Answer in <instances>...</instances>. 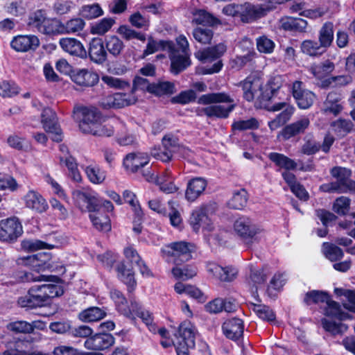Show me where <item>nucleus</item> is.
Here are the masks:
<instances>
[{"mask_svg": "<svg viewBox=\"0 0 355 355\" xmlns=\"http://www.w3.org/2000/svg\"><path fill=\"white\" fill-rule=\"evenodd\" d=\"M198 104L209 105L198 110V115H206L209 118L227 119L234 110V99L225 92H214L201 95Z\"/></svg>", "mask_w": 355, "mask_h": 355, "instance_id": "nucleus-1", "label": "nucleus"}, {"mask_svg": "<svg viewBox=\"0 0 355 355\" xmlns=\"http://www.w3.org/2000/svg\"><path fill=\"white\" fill-rule=\"evenodd\" d=\"M21 263L30 266L31 272H20L19 278L21 282H34L49 281L50 276L40 274L41 272L51 270L62 274L65 269L62 266H55L51 261L50 254L48 253H38L21 259Z\"/></svg>", "mask_w": 355, "mask_h": 355, "instance_id": "nucleus-2", "label": "nucleus"}, {"mask_svg": "<svg viewBox=\"0 0 355 355\" xmlns=\"http://www.w3.org/2000/svg\"><path fill=\"white\" fill-rule=\"evenodd\" d=\"M60 286L55 284H42L30 288L26 294L18 298L17 304L21 308L32 309L42 307L49 303L50 298L62 295Z\"/></svg>", "mask_w": 355, "mask_h": 355, "instance_id": "nucleus-3", "label": "nucleus"}, {"mask_svg": "<svg viewBox=\"0 0 355 355\" xmlns=\"http://www.w3.org/2000/svg\"><path fill=\"white\" fill-rule=\"evenodd\" d=\"M351 171L346 168L336 166L331 169V174L336 180L329 183L323 184L320 189L324 192L346 193L355 192V182L349 179Z\"/></svg>", "mask_w": 355, "mask_h": 355, "instance_id": "nucleus-4", "label": "nucleus"}, {"mask_svg": "<svg viewBox=\"0 0 355 355\" xmlns=\"http://www.w3.org/2000/svg\"><path fill=\"white\" fill-rule=\"evenodd\" d=\"M164 150L154 148L151 150V155L163 162H168L172 159L175 153L180 155H187L188 149L181 145L177 136L172 133L166 134L162 140Z\"/></svg>", "mask_w": 355, "mask_h": 355, "instance_id": "nucleus-5", "label": "nucleus"}, {"mask_svg": "<svg viewBox=\"0 0 355 355\" xmlns=\"http://www.w3.org/2000/svg\"><path fill=\"white\" fill-rule=\"evenodd\" d=\"M234 230L248 247L259 242V235L263 231L251 218L246 216H241L234 221Z\"/></svg>", "mask_w": 355, "mask_h": 355, "instance_id": "nucleus-6", "label": "nucleus"}, {"mask_svg": "<svg viewBox=\"0 0 355 355\" xmlns=\"http://www.w3.org/2000/svg\"><path fill=\"white\" fill-rule=\"evenodd\" d=\"M193 249V246L191 243L179 241L165 245L162 248L161 252L168 262L179 265L191 259Z\"/></svg>", "mask_w": 355, "mask_h": 355, "instance_id": "nucleus-7", "label": "nucleus"}, {"mask_svg": "<svg viewBox=\"0 0 355 355\" xmlns=\"http://www.w3.org/2000/svg\"><path fill=\"white\" fill-rule=\"evenodd\" d=\"M23 233V228L19 219L11 217L0 221V240L13 242Z\"/></svg>", "mask_w": 355, "mask_h": 355, "instance_id": "nucleus-8", "label": "nucleus"}, {"mask_svg": "<svg viewBox=\"0 0 355 355\" xmlns=\"http://www.w3.org/2000/svg\"><path fill=\"white\" fill-rule=\"evenodd\" d=\"M272 10L266 4H252L245 2L241 4L240 19L244 23H250L260 19Z\"/></svg>", "mask_w": 355, "mask_h": 355, "instance_id": "nucleus-9", "label": "nucleus"}, {"mask_svg": "<svg viewBox=\"0 0 355 355\" xmlns=\"http://www.w3.org/2000/svg\"><path fill=\"white\" fill-rule=\"evenodd\" d=\"M72 196L80 209L91 211L95 210L99 205L96 193L93 191L83 189H76L72 192Z\"/></svg>", "mask_w": 355, "mask_h": 355, "instance_id": "nucleus-10", "label": "nucleus"}, {"mask_svg": "<svg viewBox=\"0 0 355 355\" xmlns=\"http://www.w3.org/2000/svg\"><path fill=\"white\" fill-rule=\"evenodd\" d=\"M281 110H284L275 119L268 122V126L272 131L282 126L291 119L294 113L295 107L286 102L276 103L268 107V110L271 112Z\"/></svg>", "mask_w": 355, "mask_h": 355, "instance_id": "nucleus-11", "label": "nucleus"}, {"mask_svg": "<svg viewBox=\"0 0 355 355\" xmlns=\"http://www.w3.org/2000/svg\"><path fill=\"white\" fill-rule=\"evenodd\" d=\"M291 92L298 107L306 110L313 103L315 96L312 92L304 88L303 83L299 80L295 81L291 86Z\"/></svg>", "mask_w": 355, "mask_h": 355, "instance_id": "nucleus-12", "label": "nucleus"}, {"mask_svg": "<svg viewBox=\"0 0 355 355\" xmlns=\"http://www.w3.org/2000/svg\"><path fill=\"white\" fill-rule=\"evenodd\" d=\"M262 85L261 80L254 74L248 76L239 84L243 91V98L248 101H252L255 97L264 98L261 92Z\"/></svg>", "mask_w": 355, "mask_h": 355, "instance_id": "nucleus-13", "label": "nucleus"}, {"mask_svg": "<svg viewBox=\"0 0 355 355\" xmlns=\"http://www.w3.org/2000/svg\"><path fill=\"white\" fill-rule=\"evenodd\" d=\"M41 121L46 132L53 135L52 139L55 141H62V131L58 123L55 113L50 108H44L41 114Z\"/></svg>", "mask_w": 355, "mask_h": 355, "instance_id": "nucleus-14", "label": "nucleus"}, {"mask_svg": "<svg viewBox=\"0 0 355 355\" xmlns=\"http://www.w3.org/2000/svg\"><path fill=\"white\" fill-rule=\"evenodd\" d=\"M206 267L207 272L220 282H232L238 273L237 269L234 267H223L215 262L207 263Z\"/></svg>", "mask_w": 355, "mask_h": 355, "instance_id": "nucleus-15", "label": "nucleus"}, {"mask_svg": "<svg viewBox=\"0 0 355 355\" xmlns=\"http://www.w3.org/2000/svg\"><path fill=\"white\" fill-rule=\"evenodd\" d=\"M39 38L34 35H19L14 37L10 42L11 47L17 52H27L35 50L40 46Z\"/></svg>", "mask_w": 355, "mask_h": 355, "instance_id": "nucleus-16", "label": "nucleus"}, {"mask_svg": "<svg viewBox=\"0 0 355 355\" xmlns=\"http://www.w3.org/2000/svg\"><path fill=\"white\" fill-rule=\"evenodd\" d=\"M114 343V338L110 334H97L85 341L87 349L101 351L111 347Z\"/></svg>", "mask_w": 355, "mask_h": 355, "instance_id": "nucleus-17", "label": "nucleus"}, {"mask_svg": "<svg viewBox=\"0 0 355 355\" xmlns=\"http://www.w3.org/2000/svg\"><path fill=\"white\" fill-rule=\"evenodd\" d=\"M207 208L205 206L196 207L191 213L189 224L195 232L201 227L207 230H211V220L207 214Z\"/></svg>", "mask_w": 355, "mask_h": 355, "instance_id": "nucleus-18", "label": "nucleus"}, {"mask_svg": "<svg viewBox=\"0 0 355 355\" xmlns=\"http://www.w3.org/2000/svg\"><path fill=\"white\" fill-rule=\"evenodd\" d=\"M71 80L83 87H92L99 80L98 75L87 69H76L71 71Z\"/></svg>", "mask_w": 355, "mask_h": 355, "instance_id": "nucleus-19", "label": "nucleus"}, {"mask_svg": "<svg viewBox=\"0 0 355 355\" xmlns=\"http://www.w3.org/2000/svg\"><path fill=\"white\" fill-rule=\"evenodd\" d=\"M81 113L83 119L80 122L79 128L83 132L87 134L98 122L101 121V115L96 108L93 107H84Z\"/></svg>", "mask_w": 355, "mask_h": 355, "instance_id": "nucleus-20", "label": "nucleus"}, {"mask_svg": "<svg viewBox=\"0 0 355 355\" xmlns=\"http://www.w3.org/2000/svg\"><path fill=\"white\" fill-rule=\"evenodd\" d=\"M207 182L202 178H195L190 180L187 186L185 198L189 202L195 201L205 191Z\"/></svg>", "mask_w": 355, "mask_h": 355, "instance_id": "nucleus-21", "label": "nucleus"}, {"mask_svg": "<svg viewBox=\"0 0 355 355\" xmlns=\"http://www.w3.org/2000/svg\"><path fill=\"white\" fill-rule=\"evenodd\" d=\"M62 242L55 234L50 235L46 241L40 240H26L22 242V247L28 250L35 251L41 249L58 248Z\"/></svg>", "mask_w": 355, "mask_h": 355, "instance_id": "nucleus-22", "label": "nucleus"}, {"mask_svg": "<svg viewBox=\"0 0 355 355\" xmlns=\"http://www.w3.org/2000/svg\"><path fill=\"white\" fill-rule=\"evenodd\" d=\"M89 56L96 64H103L107 60V53L101 38H94L89 43Z\"/></svg>", "mask_w": 355, "mask_h": 355, "instance_id": "nucleus-23", "label": "nucleus"}, {"mask_svg": "<svg viewBox=\"0 0 355 355\" xmlns=\"http://www.w3.org/2000/svg\"><path fill=\"white\" fill-rule=\"evenodd\" d=\"M222 328L227 338L236 340L243 336L244 324L241 319L233 318L226 320Z\"/></svg>", "mask_w": 355, "mask_h": 355, "instance_id": "nucleus-24", "label": "nucleus"}, {"mask_svg": "<svg viewBox=\"0 0 355 355\" xmlns=\"http://www.w3.org/2000/svg\"><path fill=\"white\" fill-rule=\"evenodd\" d=\"M309 119L306 116H304L285 126L281 132V135L284 139H289L293 137L304 133L309 128Z\"/></svg>", "mask_w": 355, "mask_h": 355, "instance_id": "nucleus-25", "label": "nucleus"}, {"mask_svg": "<svg viewBox=\"0 0 355 355\" xmlns=\"http://www.w3.org/2000/svg\"><path fill=\"white\" fill-rule=\"evenodd\" d=\"M59 44L62 49L69 53L80 58H85L87 55V51L83 44L75 38L64 37L59 41Z\"/></svg>", "mask_w": 355, "mask_h": 355, "instance_id": "nucleus-26", "label": "nucleus"}, {"mask_svg": "<svg viewBox=\"0 0 355 355\" xmlns=\"http://www.w3.org/2000/svg\"><path fill=\"white\" fill-rule=\"evenodd\" d=\"M226 51V46L220 43L214 46L197 51L195 56L200 61L206 63L220 58Z\"/></svg>", "mask_w": 355, "mask_h": 355, "instance_id": "nucleus-27", "label": "nucleus"}, {"mask_svg": "<svg viewBox=\"0 0 355 355\" xmlns=\"http://www.w3.org/2000/svg\"><path fill=\"white\" fill-rule=\"evenodd\" d=\"M24 200L26 207L42 213L48 208L45 199L37 191L31 190L24 196Z\"/></svg>", "mask_w": 355, "mask_h": 355, "instance_id": "nucleus-28", "label": "nucleus"}, {"mask_svg": "<svg viewBox=\"0 0 355 355\" xmlns=\"http://www.w3.org/2000/svg\"><path fill=\"white\" fill-rule=\"evenodd\" d=\"M307 26V21L302 18L284 17L279 21V28L286 31L304 33Z\"/></svg>", "mask_w": 355, "mask_h": 355, "instance_id": "nucleus-29", "label": "nucleus"}, {"mask_svg": "<svg viewBox=\"0 0 355 355\" xmlns=\"http://www.w3.org/2000/svg\"><path fill=\"white\" fill-rule=\"evenodd\" d=\"M149 162V157L145 153H130L123 160L126 169L135 172Z\"/></svg>", "mask_w": 355, "mask_h": 355, "instance_id": "nucleus-30", "label": "nucleus"}, {"mask_svg": "<svg viewBox=\"0 0 355 355\" xmlns=\"http://www.w3.org/2000/svg\"><path fill=\"white\" fill-rule=\"evenodd\" d=\"M99 205L94 211H89V218L94 227L102 232H109L111 230V222L109 216L101 211Z\"/></svg>", "mask_w": 355, "mask_h": 355, "instance_id": "nucleus-31", "label": "nucleus"}, {"mask_svg": "<svg viewBox=\"0 0 355 355\" xmlns=\"http://www.w3.org/2000/svg\"><path fill=\"white\" fill-rule=\"evenodd\" d=\"M340 101V94L334 92H329L323 103L321 111L324 114H332L334 116L338 115L343 110Z\"/></svg>", "mask_w": 355, "mask_h": 355, "instance_id": "nucleus-32", "label": "nucleus"}, {"mask_svg": "<svg viewBox=\"0 0 355 355\" xmlns=\"http://www.w3.org/2000/svg\"><path fill=\"white\" fill-rule=\"evenodd\" d=\"M168 53L171 61L172 73L178 74L190 65L191 62L189 53L180 54L179 52L175 49L174 46L172 51H168Z\"/></svg>", "mask_w": 355, "mask_h": 355, "instance_id": "nucleus-33", "label": "nucleus"}, {"mask_svg": "<svg viewBox=\"0 0 355 355\" xmlns=\"http://www.w3.org/2000/svg\"><path fill=\"white\" fill-rule=\"evenodd\" d=\"M196 334V327L189 320L183 321L178 328V335L182 340L180 342H185L187 346H195V337Z\"/></svg>", "mask_w": 355, "mask_h": 355, "instance_id": "nucleus-34", "label": "nucleus"}, {"mask_svg": "<svg viewBox=\"0 0 355 355\" xmlns=\"http://www.w3.org/2000/svg\"><path fill=\"white\" fill-rule=\"evenodd\" d=\"M173 43L166 40H155L152 37L148 39L146 49L144 51L143 56L146 57L159 51H172Z\"/></svg>", "mask_w": 355, "mask_h": 355, "instance_id": "nucleus-35", "label": "nucleus"}, {"mask_svg": "<svg viewBox=\"0 0 355 355\" xmlns=\"http://www.w3.org/2000/svg\"><path fill=\"white\" fill-rule=\"evenodd\" d=\"M335 69V64L329 60L312 64L309 71L318 79H322L330 75Z\"/></svg>", "mask_w": 355, "mask_h": 355, "instance_id": "nucleus-36", "label": "nucleus"}, {"mask_svg": "<svg viewBox=\"0 0 355 355\" xmlns=\"http://www.w3.org/2000/svg\"><path fill=\"white\" fill-rule=\"evenodd\" d=\"M105 315L104 310L97 306H92L80 312L78 318L83 322H92L103 319Z\"/></svg>", "mask_w": 355, "mask_h": 355, "instance_id": "nucleus-37", "label": "nucleus"}, {"mask_svg": "<svg viewBox=\"0 0 355 355\" xmlns=\"http://www.w3.org/2000/svg\"><path fill=\"white\" fill-rule=\"evenodd\" d=\"M268 157L277 166L286 171L293 170L297 167L296 162L284 154L272 152L268 155Z\"/></svg>", "mask_w": 355, "mask_h": 355, "instance_id": "nucleus-38", "label": "nucleus"}, {"mask_svg": "<svg viewBox=\"0 0 355 355\" xmlns=\"http://www.w3.org/2000/svg\"><path fill=\"white\" fill-rule=\"evenodd\" d=\"M105 46L107 52L114 58L119 56L125 48L123 42L115 35L105 39Z\"/></svg>", "mask_w": 355, "mask_h": 355, "instance_id": "nucleus-39", "label": "nucleus"}, {"mask_svg": "<svg viewBox=\"0 0 355 355\" xmlns=\"http://www.w3.org/2000/svg\"><path fill=\"white\" fill-rule=\"evenodd\" d=\"M300 49L303 53L311 57H318L325 52V49L320 43L311 40L303 41L300 45Z\"/></svg>", "mask_w": 355, "mask_h": 355, "instance_id": "nucleus-40", "label": "nucleus"}, {"mask_svg": "<svg viewBox=\"0 0 355 355\" xmlns=\"http://www.w3.org/2000/svg\"><path fill=\"white\" fill-rule=\"evenodd\" d=\"M319 43L326 50L331 46L334 40V25L331 22H326L319 31Z\"/></svg>", "mask_w": 355, "mask_h": 355, "instance_id": "nucleus-41", "label": "nucleus"}, {"mask_svg": "<svg viewBox=\"0 0 355 355\" xmlns=\"http://www.w3.org/2000/svg\"><path fill=\"white\" fill-rule=\"evenodd\" d=\"M85 26V21L79 17L73 18L66 23L61 22L60 34H72L80 32Z\"/></svg>", "mask_w": 355, "mask_h": 355, "instance_id": "nucleus-42", "label": "nucleus"}, {"mask_svg": "<svg viewBox=\"0 0 355 355\" xmlns=\"http://www.w3.org/2000/svg\"><path fill=\"white\" fill-rule=\"evenodd\" d=\"M60 164H64L69 170V177L76 182L82 181V176L78 169L77 163L75 159L71 156L60 157Z\"/></svg>", "mask_w": 355, "mask_h": 355, "instance_id": "nucleus-43", "label": "nucleus"}, {"mask_svg": "<svg viewBox=\"0 0 355 355\" xmlns=\"http://www.w3.org/2000/svg\"><path fill=\"white\" fill-rule=\"evenodd\" d=\"M85 171L89 180L93 184H102L106 178V172L96 165L87 166Z\"/></svg>", "mask_w": 355, "mask_h": 355, "instance_id": "nucleus-44", "label": "nucleus"}, {"mask_svg": "<svg viewBox=\"0 0 355 355\" xmlns=\"http://www.w3.org/2000/svg\"><path fill=\"white\" fill-rule=\"evenodd\" d=\"M110 296L114 302L116 309L123 315L130 314V311L128 302L121 291L114 289L110 291Z\"/></svg>", "mask_w": 355, "mask_h": 355, "instance_id": "nucleus-45", "label": "nucleus"}, {"mask_svg": "<svg viewBox=\"0 0 355 355\" xmlns=\"http://www.w3.org/2000/svg\"><path fill=\"white\" fill-rule=\"evenodd\" d=\"M114 22L111 17L103 18L92 25L90 32L94 35H103L110 31Z\"/></svg>", "mask_w": 355, "mask_h": 355, "instance_id": "nucleus-46", "label": "nucleus"}, {"mask_svg": "<svg viewBox=\"0 0 355 355\" xmlns=\"http://www.w3.org/2000/svg\"><path fill=\"white\" fill-rule=\"evenodd\" d=\"M60 21L47 17L39 32L46 35H55L60 34Z\"/></svg>", "mask_w": 355, "mask_h": 355, "instance_id": "nucleus-47", "label": "nucleus"}, {"mask_svg": "<svg viewBox=\"0 0 355 355\" xmlns=\"http://www.w3.org/2000/svg\"><path fill=\"white\" fill-rule=\"evenodd\" d=\"M248 193L246 190L241 189L233 193L232 198L228 202V206L234 209H241L247 204Z\"/></svg>", "mask_w": 355, "mask_h": 355, "instance_id": "nucleus-48", "label": "nucleus"}, {"mask_svg": "<svg viewBox=\"0 0 355 355\" xmlns=\"http://www.w3.org/2000/svg\"><path fill=\"white\" fill-rule=\"evenodd\" d=\"M322 309H323L324 314L327 316L336 318L339 320H343L345 318V314L340 304L332 301L330 298L325 305L322 306Z\"/></svg>", "mask_w": 355, "mask_h": 355, "instance_id": "nucleus-49", "label": "nucleus"}, {"mask_svg": "<svg viewBox=\"0 0 355 355\" xmlns=\"http://www.w3.org/2000/svg\"><path fill=\"white\" fill-rule=\"evenodd\" d=\"M172 274L177 279L188 280L196 275L197 268L191 265H187L183 268L176 266L172 269Z\"/></svg>", "mask_w": 355, "mask_h": 355, "instance_id": "nucleus-50", "label": "nucleus"}, {"mask_svg": "<svg viewBox=\"0 0 355 355\" xmlns=\"http://www.w3.org/2000/svg\"><path fill=\"white\" fill-rule=\"evenodd\" d=\"M175 92L174 83L169 81H161L153 83L151 86V94L156 96H163L173 94Z\"/></svg>", "mask_w": 355, "mask_h": 355, "instance_id": "nucleus-51", "label": "nucleus"}, {"mask_svg": "<svg viewBox=\"0 0 355 355\" xmlns=\"http://www.w3.org/2000/svg\"><path fill=\"white\" fill-rule=\"evenodd\" d=\"M331 128L337 136L344 137L352 130L353 123L349 120L340 119L332 122Z\"/></svg>", "mask_w": 355, "mask_h": 355, "instance_id": "nucleus-52", "label": "nucleus"}, {"mask_svg": "<svg viewBox=\"0 0 355 355\" xmlns=\"http://www.w3.org/2000/svg\"><path fill=\"white\" fill-rule=\"evenodd\" d=\"M46 19L47 15L44 10H37L29 15L28 19V26L39 32L40 28H42Z\"/></svg>", "mask_w": 355, "mask_h": 355, "instance_id": "nucleus-53", "label": "nucleus"}, {"mask_svg": "<svg viewBox=\"0 0 355 355\" xmlns=\"http://www.w3.org/2000/svg\"><path fill=\"white\" fill-rule=\"evenodd\" d=\"M113 108H121L137 102V98L134 94L116 93L114 94Z\"/></svg>", "mask_w": 355, "mask_h": 355, "instance_id": "nucleus-54", "label": "nucleus"}, {"mask_svg": "<svg viewBox=\"0 0 355 355\" xmlns=\"http://www.w3.org/2000/svg\"><path fill=\"white\" fill-rule=\"evenodd\" d=\"M329 297H330L326 293L322 291H312L306 294L304 297V302L307 304H310L312 303L322 304V307L325 305L327 302H328Z\"/></svg>", "mask_w": 355, "mask_h": 355, "instance_id": "nucleus-55", "label": "nucleus"}, {"mask_svg": "<svg viewBox=\"0 0 355 355\" xmlns=\"http://www.w3.org/2000/svg\"><path fill=\"white\" fill-rule=\"evenodd\" d=\"M322 325L325 331L331 333L332 335H341L345 333L347 329V326L343 323H337L331 322L326 318L321 320Z\"/></svg>", "mask_w": 355, "mask_h": 355, "instance_id": "nucleus-56", "label": "nucleus"}, {"mask_svg": "<svg viewBox=\"0 0 355 355\" xmlns=\"http://www.w3.org/2000/svg\"><path fill=\"white\" fill-rule=\"evenodd\" d=\"M322 251L325 257L331 261H336L343 257V250L333 244L324 243Z\"/></svg>", "mask_w": 355, "mask_h": 355, "instance_id": "nucleus-57", "label": "nucleus"}, {"mask_svg": "<svg viewBox=\"0 0 355 355\" xmlns=\"http://www.w3.org/2000/svg\"><path fill=\"white\" fill-rule=\"evenodd\" d=\"M118 272L119 277L128 286V289L130 292L136 285L133 272L130 269L125 268L123 265L119 267Z\"/></svg>", "mask_w": 355, "mask_h": 355, "instance_id": "nucleus-58", "label": "nucleus"}, {"mask_svg": "<svg viewBox=\"0 0 355 355\" xmlns=\"http://www.w3.org/2000/svg\"><path fill=\"white\" fill-rule=\"evenodd\" d=\"M80 12L83 17L89 19H95L103 15V10L98 3L83 6Z\"/></svg>", "mask_w": 355, "mask_h": 355, "instance_id": "nucleus-59", "label": "nucleus"}, {"mask_svg": "<svg viewBox=\"0 0 355 355\" xmlns=\"http://www.w3.org/2000/svg\"><path fill=\"white\" fill-rule=\"evenodd\" d=\"M259 126V121L255 118H250L247 120H239L234 121L232 125L234 130L243 131L247 130H255Z\"/></svg>", "mask_w": 355, "mask_h": 355, "instance_id": "nucleus-60", "label": "nucleus"}, {"mask_svg": "<svg viewBox=\"0 0 355 355\" xmlns=\"http://www.w3.org/2000/svg\"><path fill=\"white\" fill-rule=\"evenodd\" d=\"M192 21L197 24L202 25H214L216 23V19L203 10H199L195 12Z\"/></svg>", "mask_w": 355, "mask_h": 355, "instance_id": "nucleus-61", "label": "nucleus"}, {"mask_svg": "<svg viewBox=\"0 0 355 355\" xmlns=\"http://www.w3.org/2000/svg\"><path fill=\"white\" fill-rule=\"evenodd\" d=\"M117 33L126 40H130L132 39H137L142 42L146 40V36L144 34L137 32L125 25L119 26L117 30Z\"/></svg>", "mask_w": 355, "mask_h": 355, "instance_id": "nucleus-62", "label": "nucleus"}, {"mask_svg": "<svg viewBox=\"0 0 355 355\" xmlns=\"http://www.w3.org/2000/svg\"><path fill=\"white\" fill-rule=\"evenodd\" d=\"M193 36L198 42L207 44L210 43L213 37V32L207 28H196L193 31Z\"/></svg>", "mask_w": 355, "mask_h": 355, "instance_id": "nucleus-63", "label": "nucleus"}, {"mask_svg": "<svg viewBox=\"0 0 355 355\" xmlns=\"http://www.w3.org/2000/svg\"><path fill=\"white\" fill-rule=\"evenodd\" d=\"M252 310L257 315L263 320L270 322L275 319V315L273 311L266 305L253 304Z\"/></svg>", "mask_w": 355, "mask_h": 355, "instance_id": "nucleus-64", "label": "nucleus"}]
</instances>
